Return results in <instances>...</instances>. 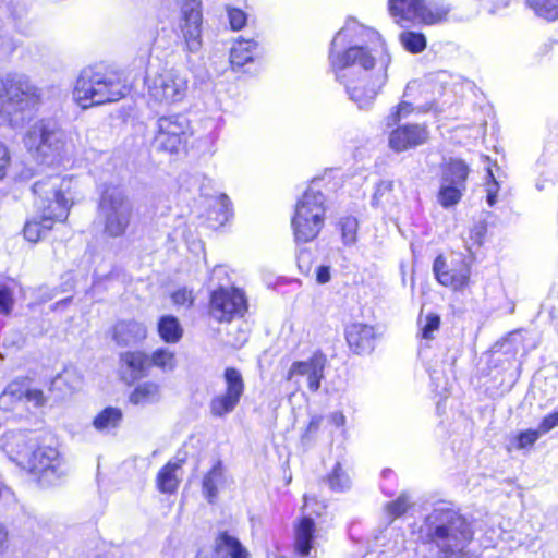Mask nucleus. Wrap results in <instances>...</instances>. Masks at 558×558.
Here are the masks:
<instances>
[{"instance_id": "obj_1", "label": "nucleus", "mask_w": 558, "mask_h": 558, "mask_svg": "<svg viewBox=\"0 0 558 558\" xmlns=\"http://www.w3.org/2000/svg\"><path fill=\"white\" fill-rule=\"evenodd\" d=\"M390 62L391 57L379 33L354 19L347 20L330 44V68L360 109L373 104L387 81Z\"/></svg>"}, {"instance_id": "obj_2", "label": "nucleus", "mask_w": 558, "mask_h": 558, "mask_svg": "<svg viewBox=\"0 0 558 558\" xmlns=\"http://www.w3.org/2000/svg\"><path fill=\"white\" fill-rule=\"evenodd\" d=\"M413 534L422 544L430 545L438 558H477L469 549L473 539L471 524L447 505L435 506Z\"/></svg>"}, {"instance_id": "obj_3", "label": "nucleus", "mask_w": 558, "mask_h": 558, "mask_svg": "<svg viewBox=\"0 0 558 558\" xmlns=\"http://www.w3.org/2000/svg\"><path fill=\"white\" fill-rule=\"evenodd\" d=\"M72 185L71 178L60 175L47 177L34 183L38 216L25 222L23 233L28 242H38L52 229L54 222L66 219L71 207L68 195L71 194Z\"/></svg>"}, {"instance_id": "obj_4", "label": "nucleus", "mask_w": 558, "mask_h": 558, "mask_svg": "<svg viewBox=\"0 0 558 558\" xmlns=\"http://www.w3.org/2000/svg\"><path fill=\"white\" fill-rule=\"evenodd\" d=\"M126 86L113 73L88 66L83 69L75 82L73 98L83 109L114 102L126 95Z\"/></svg>"}, {"instance_id": "obj_5", "label": "nucleus", "mask_w": 558, "mask_h": 558, "mask_svg": "<svg viewBox=\"0 0 558 558\" xmlns=\"http://www.w3.org/2000/svg\"><path fill=\"white\" fill-rule=\"evenodd\" d=\"M5 100L0 101V121L16 129L25 123L24 112L36 108L43 99L41 89L25 74H5Z\"/></svg>"}, {"instance_id": "obj_6", "label": "nucleus", "mask_w": 558, "mask_h": 558, "mask_svg": "<svg viewBox=\"0 0 558 558\" xmlns=\"http://www.w3.org/2000/svg\"><path fill=\"white\" fill-rule=\"evenodd\" d=\"M24 145L41 163H59L74 153V144L53 122L39 120L32 124L24 136Z\"/></svg>"}, {"instance_id": "obj_7", "label": "nucleus", "mask_w": 558, "mask_h": 558, "mask_svg": "<svg viewBox=\"0 0 558 558\" xmlns=\"http://www.w3.org/2000/svg\"><path fill=\"white\" fill-rule=\"evenodd\" d=\"M313 181L295 205L291 225L298 243L311 242L319 234L325 220V196Z\"/></svg>"}, {"instance_id": "obj_8", "label": "nucleus", "mask_w": 558, "mask_h": 558, "mask_svg": "<svg viewBox=\"0 0 558 558\" xmlns=\"http://www.w3.org/2000/svg\"><path fill=\"white\" fill-rule=\"evenodd\" d=\"M132 215V202L121 190L109 187L104 191L98 204V218L106 235L110 238L124 235Z\"/></svg>"}, {"instance_id": "obj_9", "label": "nucleus", "mask_w": 558, "mask_h": 558, "mask_svg": "<svg viewBox=\"0 0 558 558\" xmlns=\"http://www.w3.org/2000/svg\"><path fill=\"white\" fill-rule=\"evenodd\" d=\"M389 12L401 26L405 22L432 25L445 21L449 9L426 0H389Z\"/></svg>"}, {"instance_id": "obj_10", "label": "nucleus", "mask_w": 558, "mask_h": 558, "mask_svg": "<svg viewBox=\"0 0 558 558\" xmlns=\"http://www.w3.org/2000/svg\"><path fill=\"white\" fill-rule=\"evenodd\" d=\"M149 99L161 105L181 102L187 92V77L175 69H165L146 81Z\"/></svg>"}, {"instance_id": "obj_11", "label": "nucleus", "mask_w": 558, "mask_h": 558, "mask_svg": "<svg viewBox=\"0 0 558 558\" xmlns=\"http://www.w3.org/2000/svg\"><path fill=\"white\" fill-rule=\"evenodd\" d=\"M156 126L155 145L171 154L178 153L192 135L190 121L183 114L162 116Z\"/></svg>"}, {"instance_id": "obj_12", "label": "nucleus", "mask_w": 558, "mask_h": 558, "mask_svg": "<svg viewBox=\"0 0 558 558\" xmlns=\"http://www.w3.org/2000/svg\"><path fill=\"white\" fill-rule=\"evenodd\" d=\"M225 388L209 401V412L214 417H225L239 405L245 391V383L241 372L227 367L222 375Z\"/></svg>"}, {"instance_id": "obj_13", "label": "nucleus", "mask_w": 558, "mask_h": 558, "mask_svg": "<svg viewBox=\"0 0 558 558\" xmlns=\"http://www.w3.org/2000/svg\"><path fill=\"white\" fill-rule=\"evenodd\" d=\"M247 311V300L244 292L238 288H219L213 291L209 301V316L219 323L244 316Z\"/></svg>"}, {"instance_id": "obj_14", "label": "nucleus", "mask_w": 558, "mask_h": 558, "mask_svg": "<svg viewBox=\"0 0 558 558\" xmlns=\"http://www.w3.org/2000/svg\"><path fill=\"white\" fill-rule=\"evenodd\" d=\"M31 473L38 476L45 484H53L65 473L62 458L58 450L50 446L33 450L25 461Z\"/></svg>"}, {"instance_id": "obj_15", "label": "nucleus", "mask_w": 558, "mask_h": 558, "mask_svg": "<svg viewBox=\"0 0 558 558\" xmlns=\"http://www.w3.org/2000/svg\"><path fill=\"white\" fill-rule=\"evenodd\" d=\"M472 258L458 255L447 265L442 256H438L433 265L437 281L444 287L454 291L463 290L469 286L471 277Z\"/></svg>"}, {"instance_id": "obj_16", "label": "nucleus", "mask_w": 558, "mask_h": 558, "mask_svg": "<svg viewBox=\"0 0 558 558\" xmlns=\"http://www.w3.org/2000/svg\"><path fill=\"white\" fill-rule=\"evenodd\" d=\"M180 31L185 47L190 52H197L202 48L203 15L198 0H187L181 9Z\"/></svg>"}, {"instance_id": "obj_17", "label": "nucleus", "mask_w": 558, "mask_h": 558, "mask_svg": "<svg viewBox=\"0 0 558 558\" xmlns=\"http://www.w3.org/2000/svg\"><path fill=\"white\" fill-rule=\"evenodd\" d=\"M326 365V355L320 351H316L306 361L293 362L287 373V380H295L298 383V377H305L308 390L316 392L320 388Z\"/></svg>"}, {"instance_id": "obj_18", "label": "nucleus", "mask_w": 558, "mask_h": 558, "mask_svg": "<svg viewBox=\"0 0 558 558\" xmlns=\"http://www.w3.org/2000/svg\"><path fill=\"white\" fill-rule=\"evenodd\" d=\"M428 138L425 126L420 124H404L396 128L389 135V147L397 151H404L424 144Z\"/></svg>"}, {"instance_id": "obj_19", "label": "nucleus", "mask_w": 558, "mask_h": 558, "mask_svg": "<svg viewBox=\"0 0 558 558\" xmlns=\"http://www.w3.org/2000/svg\"><path fill=\"white\" fill-rule=\"evenodd\" d=\"M315 523L310 517L300 519L294 527V555L296 558H316Z\"/></svg>"}, {"instance_id": "obj_20", "label": "nucleus", "mask_w": 558, "mask_h": 558, "mask_svg": "<svg viewBox=\"0 0 558 558\" xmlns=\"http://www.w3.org/2000/svg\"><path fill=\"white\" fill-rule=\"evenodd\" d=\"M345 338L349 347L357 354L373 351L376 332L373 326L353 323L345 329Z\"/></svg>"}, {"instance_id": "obj_21", "label": "nucleus", "mask_w": 558, "mask_h": 558, "mask_svg": "<svg viewBox=\"0 0 558 558\" xmlns=\"http://www.w3.org/2000/svg\"><path fill=\"white\" fill-rule=\"evenodd\" d=\"M147 338L146 326L137 320H121L113 327V339L120 345H132Z\"/></svg>"}, {"instance_id": "obj_22", "label": "nucleus", "mask_w": 558, "mask_h": 558, "mask_svg": "<svg viewBox=\"0 0 558 558\" xmlns=\"http://www.w3.org/2000/svg\"><path fill=\"white\" fill-rule=\"evenodd\" d=\"M124 379L134 381L148 374V354L142 351H128L120 355Z\"/></svg>"}, {"instance_id": "obj_23", "label": "nucleus", "mask_w": 558, "mask_h": 558, "mask_svg": "<svg viewBox=\"0 0 558 558\" xmlns=\"http://www.w3.org/2000/svg\"><path fill=\"white\" fill-rule=\"evenodd\" d=\"M214 551L217 558H248L247 549L238 537L227 531L219 532L214 542Z\"/></svg>"}, {"instance_id": "obj_24", "label": "nucleus", "mask_w": 558, "mask_h": 558, "mask_svg": "<svg viewBox=\"0 0 558 558\" xmlns=\"http://www.w3.org/2000/svg\"><path fill=\"white\" fill-rule=\"evenodd\" d=\"M470 169L461 159H450L444 167L441 172V181L450 182L458 186H465Z\"/></svg>"}, {"instance_id": "obj_25", "label": "nucleus", "mask_w": 558, "mask_h": 558, "mask_svg": "<svg viewBox=\"0 0 558 558\" xmlns=\"http://www.w3.org/2000/svg\"><path fill=\"white\" fill-rule=\"evenodd\" d=\"M257 46V43L254 40H236L230 51L231 64L241 68L251 62L256 54Z\"/></svg>"}, {"instance_id": "obj_26", "label": "nucleus", "mask_w": 558, "mask_h": 558, "mask_svg": "<svg viewBox=\"0 0 558 558\" xmlns=\"http://www.w3.org/2000/svg\"><path fill=\"white\" fill-rule=\"evenodd\" d=\"M160 397L159 385L153 381H145L132 391L130 401L135 405H147L158 402Z\"/></svg>"}, {"instance_id": "obj_27", "label": "nucleus", "mask_w": 558, "mask_h": 558, "mask_svg": "<svg viewBox=\"0 0 558 558\" xmlns=\"http://www.w3.org/2000/svg\"><path fill=\"white\" fill-rule=\"evenodd\" d=\"M180 469L179 462L169 461L157 474V487L161 493L172 494L177 490L179 478L177 475Z\"/></svg>"}, {"instance_id": "obj_28", "label": "nucleus", "mask_w": 558, "mask_h": 558, "mask_svg": "<svg viewBox=\"0 0 558 558\" xmlns=\"http://www.w3.org/2000/svg\"><path fill=\"white\" fill-rule=\"evenodd\" d=\"M158 333L167 343H177L183 336V329L174 316H162L158 323Z\"/></svg>"}, {"instance_id": "obj_29", "label": "nucleus", "mask_w": 558, "mask_h": 558, "mask_svg": "<svg viewBox=\"0 0 558 558\" xmlns=\"http://www.w3.org/2000/svg\"><path fill=\"white\" fill-rule=\"evenodd\" d=\"M215 209L208 214L213 227L227 223L232 216L231 202L226 194H220L215 201Z\"/></svg>"}, {"instance_id": "obj_30", "label": "nucleus", "mask_w": 558, "mask_h": 558, "mask_svg": "<svg viewBox=\"0 0 558 558\" xmlns=\"http://www.w3.org/2000/svg\"><path fill=\"white\" fill-rule=\"evenodd\" d=\"M27 388L21 381L10 383L4 391L0 395V409L5 411L11 410L13 405L25 399Z\"/></svg>"}, {"instance_id": "obj_31", "label": "nucleus", "mask_w": 558, "mask_h": 558, "mask_svg": "<svg viewBox=\"0 0 558 558\" xmlns=\"http://www.w3.org/2000/svg\"><path fill=\"white\" fill-rule=\"evenodd\" d=\"M464 191L465 186H458L440 180V189L437 196L438 202L445 208L456 206L462 198Z\"/></svg>"}, {"instance_id": "obj_32", "label": "nucleus", "mask_w": 558, "mask_h": 558, "mask_svg": "<svg viewBox=\"0 0 558 558\" xmlns=\"http://www.w3.org/2000/svg\"><path fill=\"white\" fill-rule=\"evenodd\" d=\"M122 420V412L118 408L104 409L93 421L94 427L99 432L116 428Z\"/></svg>"}, {"instance_id": "obj_33", "label": "nucleus", "mask_w": 558, "mask_h": 558, "mask_svg": "<svg viewBox=\"0 0 558 558\" xmlns=\"http://www.w3.org/2000/svg\"><path fill=\"white\" fill-rule=\"evenodd\" d=\"M149 368L155 366L163 372H171L177 366V357L173 351L159 348L148 355Z\"/></svg>"}, {"instance_id": "obj_34", "label": "nucleus", "mask_w": 558, "mask_h": 558, "mask_svg": "<svg viewBox=\"0 0 558 558\" xmlns=\"http://www.w3.org/2000/svg\"><path fill=\"white\" fill-rule=\"evenodd\" d=\"M223 482L222 468L220 463L213 466V469L205 475L203 480V490L209 502H213L217 496L218 487Z\"/></svg>"}, {"instance_id": "obj_35", "label": "nucleus", "mask_w": 558, "mask_h": 558, "mask_svg": "<svg viewBox=\"0 0 558 558\" xmlns=\"http://www.w3.org/2000/svg\"><path fill=\"white\" fill-rule=\"evenodd\" d=\"M535 14L547 21L558 19V0H525Z\"/></svg>"}, {"instance_id": "obj_36", "label": "nucleus", "mask_w": 558, "mask_h": 558, "mask_svg": "<svg viewBox=\"0 0 558 558\" xmlns=\"http://www.w3.org/2000/svg\"><path fill=\"white\" fill-rule=\"evenodd\" d=\"M402 47L411 53H420L425 50L427 41L422 33L407 31L399 35Z\"/></svg>"}, {"instance_id": "obj_37", "label": "nucleus", "mask_w": 558, "mask_h": 558, "mask_svg": "<svg viewBox=\"0 0 558 558\" xmlns=\"http://www.w3.org/2000/svg\"><path fill=\"white\" fill-rule=\"evenodd\" d=\"M412 506L411 496L408 493H402L396 500L386 504L385 511L392 521L404 514Z\"/></svg>"}, {"instance_id": "obj_38", "label": "nucleus", "mask_w": 558, "mask_h": 558, "mask_svg": "<svg viewBox=\"0 0 558 558\" xmlns=\"http://www.w3.org/2000/svg\"><path fill=\"white\" fill-rule=\"evenodd\" d=\"M392 190L393 182L391 180L380 181L374 192L372 204L374 206H381L392 203L395 201Z\"/></svg>"}, {"instance_id": "obj_39", "label": "nucleus", "mask_w": 558, "mask_h": 558, "mask_svg": "<svg viewBox=\"0 0 558 558\" xmlns=\"http://www.w3.org/2000/svg\"><path fill=\"white\" fill-rule=\"evenodd\" d=\"M418 325L422 338L430 340L434 338V332L439 329L440 317L435 313H428L426 316L418 318Z\"/></svg>"}, {"instance_id": "obj_40", "label": "nucleus", "mask_w": 558, "mask_h": 558, "mask_svg": "<svg viewBox=\"0 0 558 558\" xmlns=\"http://www.w3.org/2000/svg\"><path fill=\"white\" fill-rule=\"evenodd\" d=\"M327 482L333 492H343L350 487V478L341 469L340 463H337L332 473L328 476Z\"/></svg>"}, {"instance_id": "obj_41", "label": "nucleus", "mask_w": 558, "mask_h": 558, "mask_svg": "<svg viewBox=\"0 0 558 558\" xmlns=\"http://www.w3.org/2000/svg\"><path fill=\"white\" fill-rule=\"evenodd\" d=\"M342 238L345 243H352L355 240L357 220L353 217H345L340 220Z\"/></svg>"}, {"instance_id": "obj_42", "label": "nucleus", "mask_w": 558, "mask_h": 558, "mask_svg": "<svg viewBox=\"0 0 558 558\" xmlns=\"http://www.w3.org/2000/svg\"><path fill=\"white\" fill-rule=\"evenodd\" d=\"M171 299L175 305L191 307L195 298L192 290L181 288L172 293Z\"/></svg>"}, {"instance_id": "obj_43", "label": "nucleus", "mask_w": 558, "mask_h": 558, "mask_svg": "<svg viewBox=\"0 0 558 558\" xmlns=\"http://www.w3.org/2000/svg\"><path fill=\"white\" fill-rule=\"evenodd\" d=\"M227 11L232 29L239 31L245 26L247 20L245 12L236 8H228Z\"/></svg>"}, {"instance_id": "obj_44", "label": "nucleus", "mask_w": 558, "mask_h": 558, "mask_svg": "<svg viewBox=\"0 0 558 558\" xmlns=\"http://www.w3.org/2000/svg\"><path fill=\"white\" fill-rule=\"evenodd\" d=\"M542 436L539 429H526L518 436V448L524 449L533 446L536 440Z\"/></svg>"}, {"instance_id": "obj_45", "label": "nucleus", "mask_w": 558, "mask_h": 558, "mask_svg": "<svg viewBox=\"0 0 558 558\" xmlns=\"http://www.w3.org/2000/svg\"><path fill=\"white\" fill-rule=\"evenodd\" d=\"M8 440H11L12 445H16L17 456L27 457L29 447L25 444V435L22 433H10L7 435Z\"/></svg>"}, {"instance_id": "obj_46", "label": "nucleus", "mask_w": 558, "mask_h": 558, "mask_svg": "<svg viewBox=\"0 0 558 558\" xmlns=\"http://www.w3.org/2000/svg\"><path fill=\"white\" fill-rule=\"evenodd\" d=\"M11 163V156L8 147L0 141V180H2L8 172Z\"/></svg>"}, {"instance_id": "obj_47", "label": "nucleus", "mask_w": 558, "mask_h": 558, "mask_svg": "<svg viewBox=\"0 0 558 558\" xmlns=\"http://www.w3.org/2000/svg\"><path fill=\"white\" fill-rule=\"evenodd\" d=\"M558 426V411L545 416L538 425V429L542 435L547 434L551 429Z\"/></svg>"}, {"instance_id": "obj_48", "label": "nucleus", "mask_w": 558, "mask_h": 558, "mask_svg": "<svg viewBox=\"0 0 558 558\" xmlns=\"http://www.w3.org/2000/svg\"><path fill=\"white\" fill-rule=\"evenodd\" d=\"M13 296L9 289H0V313L9 314L12 310Z\"/></svg>"}, {"instance_id": "obj_49", "label": "nucleus", "mask_w": 558, "mask_h": 558, "mask_svg": "<svg viewBox=\"0 0 558 558\" xmlns=\"http://www.w3.org/2000/svg\"><path fill=\"white\" fill-rule=\"evenodd\" d=\"M412 111V107H411V104L409 102H405V101H402L398 108H397V111L392 114H390L387 120V124L389 126H392L395 123L398 122V120L400 119L401 116H407L408 113H410Z\"/></svg>"}, {"instance_id": "obj_50", "label": "nucleus", "mask_w": 558, "mask_h": 558, "mask_svg": "<svg viewBox=\"0 0 558 558\" xmlns=\"http://www.w3.org/2000/svg\"><path fill=\"white\" fill-rule=\"evenodd\" d=\"M486 233V226L483 222L476 223L470 230V239L473 241V244L481 246L483 239Z\"/></svg>"}, {"instance_id": "obj_51", "label": "nucleus", "mask_w": 558, "mask_h": 558, "mask_svg": "<svg viewBox=\"0 0 558 558\" xmlns=\"http://www.w3.org/2000/svg\"><path fill=\"white\" fill-rule=\"evenodd\" d=\"M298 267L301 272L307 275L312 269V257L307 251H301L298 255Z\"/></svg>"}, {"instance_id": "obj_52", "label": "nucleus", "mask_w": 558, "mask_h": 558, "mask_svg": "<svg viewBox=\"0 0 558 558\" xmlns=\"http://www.w3.org/2000/svg\"><path fill=\"white\" fill-rule=\"evenodd\" d=\"M25 399L27 402L33 403L35 407H41L45 403L44 393L38 389H27Z\"/></svg>"}, {"instance_id": "obj_53", "label": "nucleus", "mask_w": 558, "mask_h": 558, "mask_svg": "<svg viewBox=\"0 0 558 558\" xmlns=\"http://www.w3.org/2000/svg\"><path fill=\"white\" fill-rule=\"evenodd\" d=\"M322 421H323V417L320 415L312 416L303 437L310 439L312 434H314L318 430Z\"/></svg>"}, {"instance_id": "obj_54", "label": "nucleus", "mask_w": 558, "mask_h": 558, "mask_svg": "<svg viewBox=\"0 0 558 558\" xmlns=\"http://www.w3.org/2000/svg\"><path fill=\"white\" fill-rule=\"evenodd\" d=\"M330 280V267L320 265L316 269V281L319 284L327 283Z\"/></svg>"}, {"instance_id": "obj_55", "label": "nucleus", "mask_w": 558, "mask_h": 558, "mask_svg": "<svg viewBox=\"0 0 558 558\" xmlns=\"http://www.w3.org/2000/svg\"><path fill=\"white\" fill-rule=\"evenodd\" d=\"M482 2L483 7L492 13L499 7H505L507 4V0H482Z\"/></svg>"}, {"instance_id": "obj_56", "label": "nucleus", "mask_w": 558, "mask_h": 558, "mask_svg": "<svg viewBox=\"0 0 558 558\" xmlns=\"http://www.w3.org/2000/svg\"><path fill=\"white\" fill-rule=\"evenodd\" d=\"M329 421L337 427H341L345 424V416L342 412H333L329 415Z\"/></svg>"}, {"instance_id": "obj_57", "label": "nucleus", "mask_w": 558, "mask_h": 558, "mask_svg": "<svg viewBox=\"0 0 558 558\" xmlns=\"http://www.w3.org/2000/svg\"><path fill=\"white\" fill-rule=\"evenodd\" d=\"M8 548V532L5 527L0 524V557L5 553Z\"/></svg>"}, {"instance_id": "obj_58", "label": "nucleus", "mask_w": 558, "mask_h": 558, "mask_svg": "<svg viewBox=\"0 0 558 558\" xmlns=\"http://www.w3.org/2000/svg\"><path fill=\"white\" fill-rule=\"evenodd\" d=\"M487 175L489 178V181L487 182V187H486L487 193L494 192L495 194H497L499 186H498V183L495 180L494 174L490 169L487 170Z\"/></svg>"}, {"instance_id": "obj_59", "label": "nucleus", "mask_w": 558, "mask_h": 558, "mask_svg": "<svg viewBox=\"0 0 558 558\" xmlns=\"http://www.w3.org/2000/svg\"><path fill=\"white\" fill-rule=\"evenodd\" d=\"M496 201H497V194H495L494 192H488L487 193L488 205L494 206L496 204Z\"/></svg>"}, {"instance_id": "obj_60", "label": "nucleus", "mask_w": 558, "mask_h": 558, "mask_svg": "<svg viewBox=\"0 0 558 558\" xmlns=\"http://www.w3.org/2000/svg\"><path fill=\"white\" fill-rule=\"evenodd\" d=\"M4 81H5V74L0 75V100L3 98L4 92H5Z\"/></svg>"}, {"instance_id": "obj_61", "label": "nucleus", "mask_w": 558, "mask_h": 558, "mask_svg": "<svg viewBox=\"0 0 558 558\" xmlns=\"http://www.w3.org/2000/svg\"><path fill=\"white\" fill-rule=\"evenodd\" d=\"M70 301H71V298H66V299H64V300H62V301H60V302L56 303V306H59V305H61V304H68Z\"/></svg>"}, {"instance_id": "obj_62", "label": "nucleus", "mask_w": 558, "mask_h": 558, "mask_svg": "<svg viewBox=\"0 0 558 558\" xmlns=\"http://www.w3.org/2000/svg\"><path fill=\"white\" fill-rule=\"evenodd\" d=\"M466 248H468L469 253L472 254V247L470 245H466Z\"/></svg>"}, {"instance_id": "obj_63", "label": "nucleus", "mask_w": 558, "mask_h": 558, "mask_svg": "<svg viewBox=\"0 0 558 558\" xmlns=\"http://www.w3.org/2000/svg\"><path fill=\"white\" fill-rule=\"evenodd\" d=\"M278 558H284V557H278Z\"/></svg>"}]
</instances>
